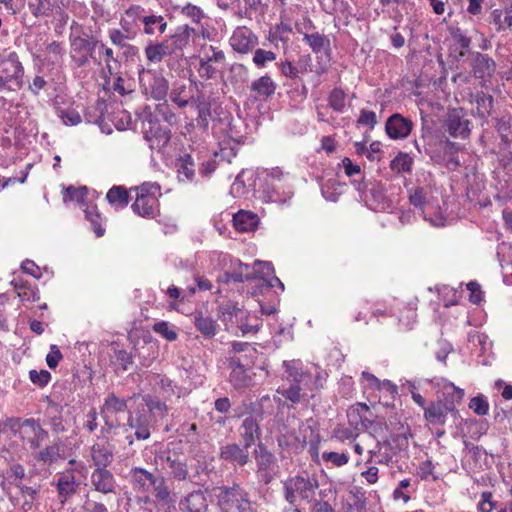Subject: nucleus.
Wrapping results in <instances>:
<instances>
[{
    "label": "nucleus",
    "mask_w": 512,
    "mask_h": 512,
    "mask_svg": "<svg viewBox=\"0 0 512 512\" xmlns=\"http://www.w3.org/2000/svg\"><path fill=\"white\" fill-rule=\"evenodd\" d=\"M257 278L256 268L248 264L238 263L237 267H234L232 271L225 272L221 277V281L225 283L229 282H244L251 279Z\"/></svg>",
    "instance_id": "nucleus-26"
},
{
    "label": "nucleus",
    "mask_w": 512,
    "mask_h": 512,
    "mask_svg": "<svg viewBox=\"0 0 512 512\" xmlns=\"http://www.w3.org/2000/svg\"><path fill=\"white\" fill-rule=\"evenodd\" d=\"M127 409V400L118 398L114 393L109 394L101 407V415L104 419V425L101 428L102 434L110 433L119 426V422L112 419V416Z\"/></svg>",
    "instance_id": "nucleus-13"
},
{
    "label": "nucleus",
    "mask_w": 512,
    "mask_h": 512,
    "mask_svg": "<svg viewBox=\"0 0 512 512\" xmlns=\"http://www.w3.org/2000/svg\"><path fill=\"white\" fill-rule=\"evenodd\" d=\"M441 393L443 402L453 405L456 412L457 404L461 403L464 397V390L455 386L452 382L442 379Z\"/></svg>",
    "instance_id": "nucleus-34"
},
{
    "label": "nucleus",
    "mask_w": 512,
    "mask_h": 512,
    "mask_svg": "<svg viewBox=\"0 0 512 512\" xmlns=\"http://www.w3.org/2000/svg\"><path fill=\"white\" fill-rule=\"evenodd\" d=\"M413 122L399 113L391 115L385 123V131L389 138L405 139L411 133Z\"/></svg>",
    "instance_id": "nucleus-16"
},
{
    "label": "nucleus",
    "mask_w": 512,
    "mask_h": 512,
    "mask_svg": "<svg viewBox=\"0 0 512 512\" xmlns=\"http://www.w3.org/2000/svg\"><path fill=\"white\" fill-rule=\"evenodd\" d=\"M106 199L116 209H123L129 203V194L123 186H113L108 190Z\"/></svg>",
    "instance_id": "nucleus-40"
},
{
    "label": "nucleus",
    "mask_w": 512,
    "mask_h": 512,
    "mask_svg": "<svg viewBox=\"0 0 512 512\" xmlns=\"http://www.w3.org/2000/svg\"><path fill=\"white\" fill-rule=\"evenodd\" d=\"M144 52L147 60L151 63H159L164 57L171 54L168 48V41L149 42Z\"/></svg>",
    "instance_id": "nucleus-36"
},
{
    "label": "nucleus",
    "mask_w": 512,
    "mask_h": 512,
    "mask_svg": "<svg viewBox=\"0 0 512 512\" xmlns=\"http://www.w3.org/2000/svg\"><path fill=\"white\" fill-rule=\"evenodd\" d=\"M229 366L231 368L229 381L233 387L236 389L247 387L251 378L247 374V368L242 364L241 359L236 356L229 357Z\"/></svg>",
    "instance_id": "nucleus-24"
},
{
    "label": "nucleus",
    "mask_w": 512,
    "mask_h": 512,
    "mask_svg": "<svg viewBox=\"0 0 512 512\" xmlns=\"http://www.w3.org/2000/svg\"><path fill=\"white\" fill-rule=\"evenodd\" d=\"M193 322L195 327L205 338L210 339L216 335L218 325L212 317L203 315L202 313H196Z\"/></svg>",
    "instance_id": "nucleus-37"
},
{
    "label": "nucleus",
    "mask_w": 512,
    "mask_h": 512,
    "mask_svg": "<svg viewBox=\"0 0 512 512\" xmlns=\"http://www.w3.org/2000/svg\"><path fill=\"white\" fill-rule=\"evenodd\" d=\"M230 45L234 51L240 54H247L258 44V37L246 26L237 27L230 39Z\"/></svg>",
    "instance_id": "nucleus-15"
},
{
    "label": "nucleus",
    "mask_w": 512,
    "mask_h": 512,
    "mask_svg": "<svg viewBox=\"0 0 512 512\" xmlns=\"http://www.w3.org/2000/svg\"><path fill=\"white\" fill-rule=\"evenodd\" d=\"M471 67L473 75L481 79L483 85L487 82L494 74L496 70L495 61L486 54L480 52H473L471 58Z\"/></svg>",
    "instance_id": "nucleus-17"
},
{
    "label": "nucleus",
    "mask_w": 512,
    "mask_h": 512,
    "mask_svg": "<svg viewBox=\"0 0 512 512\" xmlns=\"http://www.w3.org/2000/svg\"><path fill=\"white\" fill-rule=\"evenodd\" d=\"M52 485L56 488L58 502L64 506L77 493L80 483L74 469L69 468L58 473Z\"/></svg>",
    "instance_id": "nucleus-12"
},
{
    "label": "nucleus",
    "mask_w": 512,
    "mask_h": 512,
    "mask_svg": "<svg viewBox=\"0 0 512 512\" xmlns=\"http://www.w3.org/2000/svg\"><path fill=\"white\" fill-rule=\"evenodd\" d=\"M141 399L147 408L145 409V412L151 413V418L153 420L157 417L163 418L167 414L168 407L163 401H160L149 394L141 396Z\"/></svg>",
    "instance_id": "nucleus-42"
},
{
    "label": "nucleus",
    "mask_w": 512,
    "mask_h": 512,
    "mask_svg": "<svg viewBox=\"0 0 512 512\" xmlns=\"http://www.w3.org/2000/svg\"><path fill=\"white\" fill-rule=\"evenodd\" d=\"M130 483L134 491L146 494L145 502L149 500V493L154 494L158 503L167 504L170 501V490L161 474L155 475L144 468L135 467L130 471Z\"/></svg>",
    "instance_id": "nucleus-1"
},
{
    "label": "nucleus",
    "mask_w": 512,
    "mask_h": 512,
    "mask_svg": "<svg viewBox=\"0 0 512 512\" xmlns=\"http://www.w3.org/2000/svg\"><path fill=\"white\" fill-rule=\"evenodd\" d=\"M198 117L196 119L197 125L206 130L209 125V118L211 115L210 112V104L209 103H200L197 105Z\"/></svg>",
    "instance_id": "nucleus-58"
},
{
    "label": "nucleus",
    "mask_w": 512,
    "mask_h": 512,
    "mask_svg": "<svg viewBox=\"0 0 512 512\" xmlns=\"http://www.w3.org/2000/svg\"><path fill=\"white\" fill-rule=\"evenodd\" d=\"M61 410L62 408L57 404H52L47 409L48 425L56 433L65 431Z\"/></svg>",
    "instance_id": "nucleus-44"
},
{
    "label": "nucleus",
    "mask_w": 512,
    "mask_h": 512,
    "mask_svg": "<svg viewBox=\"0 0 512 512\" xmlns=\"http://www.w3.org/2000/svg\"><path fill=\"white\" fill-rule=\"evenodd\" d=\"M285 371L288 377L294 382L287 389H278L277 392L286 399L293 403L300 402L303 394L301 393L303 387H309L310 373L302 370L299 361L284 362Z\"/></svg>",
    "instance_id": "nucleus-7"
},
{
    "label": "nucleus",
    "mask_w": 512,
    "mask_h": 512,
    "mask_svg": "<svg viewBox=\"0 0 512 512\" xmlns=\"http://www.w3.org/2000/svg\"><path fill=\"white\" fill-rule=\"evenodd\" d=\"M455 412L451 404H445L443 400L431 402L424 410V418L431 425L443 426L447 420V414Z\"/></svg>",
    "instance_id": "nucleus-21"
},
{
    "label": "nucleus",
    "mask_w": 512,
    "mask_h": 512,
    "mask_svg": "<svg viewBox=\"0 0 512 512\" xmlns=\"http://www.w3.org/2000/svg\"><path fill=\"white\" fill-rule=\"evenodd\" d=\"M413 160L406 153H399L390 163V167L397 173L410 172Z\"/></svg>",
    "instance_id": "nucleus-50"
},
{
    "label": "nucleus",
    "mask_w": 512,
    "mask_h": 512,
    "mask_svg": "<svg viewBox=\"0 0 512 512\" xmlns=\"http://www.w3.org/2000/svg\"><path fill=\"white\" fill-rule=\"evenodd\" d=\"M145 12V8L142 5L131 4L120 17V27H126L128 31L131 30L138 34L139 24H142L143 18L147 16Z\"/></svg>",
    "instance_id": "nucleus-22"
},
{
    "label": "nucleus",
    "mask_w": 512,
    "mask_h": 512,
    "mask_svg": "<svg viewBox=\"0 0 512 512\" xmlns=\"http://www.w3.org/2000/svg\"><path fill=\"white\" fill-rule=\"evenodd\" d=\"M220 512H256L247 493L239 485L214 489Z\"/></svg>",
    "instance_id": "nucleus-5"
},
{
    "label": "nucleus",
    "mask_w": 512,
    "mask_h": 512,
    "mask_svg": "<svg viewBox=\"0 0 512 512\" xmlns=\"http://www.w3.org/2000/svg\"><path fill=\"white\" fill-rule=\"evenodd\" d=\"M346 93L341 88H334L328 96V105L334 111L343 113L346 107Z\"/></svg>",
    "instance_id": "nucleus-48"
},
{
    "label": "nucleus",
    "mask_w": 512,
    "mask_h": 512,
    "mask_svg": "<svg viewBox=\"0 0 512 512\" xmlns=\"http://www.w3.org/2000/svg\"><path fill=\"white\" fill-rule=\"evenodd\" d=\"M149 127L144 130V138L152 150H161L171 139L170 131L156 121H149Z\"/></svg>",
    "instance_id": "nucleus-18"
},
{
    "label": "nucleus",
    "mask_w": 512,
    "mask_h": 512,
    "mask_svg": "<svg viewBox=\"0 0 512 512\" xmlns=\"http://www.w3.org/2000/svg\"><path fill=\"white\" fill-rule=\"evenodd\" d=\"M90 482L93 489L102 494H111L116 491L115 477L107 468H95L91 473Z\"/></svg>",
    "instance_id": "nucleus-19"
},
{
    "label": "nucleus",
    "mask_w": 512,
    "mask_h": 512,
    "mask_svg": "<svg viewBox=\"0 0 512 512\" xmlns=\"http://www.w3.org/2000/svg\"><path fill=\"white\" fill-rule=\"evenodd\" d=\"M476 105V114L478 117L482 119H487L492 112L493 109V97L484 92H477L474 95V101Z\"/></svg>",
    "instance_id": "nucleus-41"
},
{
    "label": "nucleus",
    "mask_w": 512,
    "mask_h": 512,
    "mask_svg": "<svg viewBox=\"0 0 512 512\" xmlns=\"http://www.w3.org/2000/svg\"><path fill=\"white\" fill-rule=\"evenodd\" d=\"M90 457L95 468H107L113 461V449L102 443H95L91 446Z\"/></svg>",
    "instance_id": "nucleus-28"
},
{
    "label": "nucleus",
    "mask_w": 512,
    "mask_h": 512,
    "mask_svg": "<svg viewBox=\"0 0 512 512\" xmlns=\"http://www.w3.org/2000/svg\"><path fill=\"white\" fill-rule=\"evenodd\" d=\"M276 59V54L270 50L256 49L252 58L253 63L258 68H264L269 62Z\"/></svg>",
    "instance_id": "nucleus-53"
},
{
    "label": "nucleus",
    "mask_w": 512,
    "mask_h": 512,
    "mask_svg": "<svg viewBox=\"0 0 512 512\" xmlns=\"http://www.w3.org/2000/svg\"><path fill=\"white\" fill-rule=\"evenodd\" d=\"M248 68L241 63H233L229 68L228 78L232 84H243L248 80Z\"/></svg>",
    "instance_id": "nucleus-49"
},
{
    "label": "nucleus",
    "mask_w": 512,
    "mask_h": 512,
    "mask_svg": "<svg viewBox=\"0 0 512 512\" xmlns=\"http://www.w3.org/2000/svg\"><path fill=\"white\" fill-rule=\"evenodd\" d=\"M259 222V218L255 213L250 211H239L233 216L235 228L240 232H248L254 230Z\"/></svg>",
    "instance_id": "nucleus-35"
},
{
    "label": "nucleus",
    "mask_w": 512,
    "mask_h": 512,
    "mask_svg": "<svg viewBox=\"0 0 512 512\" xmlns=\"http://www.w3.org/2000/svg\"><path fill=\"white\" fill-rule=\"evenodd\" d=\"M318 488L319 483L315 476L290 477L284 482L285 499L294 506L300 502L311 503Z\"/></svg>",
    "instance_id": "nucleus-4"
},
{
    "label": "nucleus",
    "mask_w": 512,
    "mask_h": 512,
    "mask_svg": "<svg viewBox=\"0 0 512 512\" xmlns=\"http://www.w3.org/2000/svg\"><path fill=\"white\" fill-rule=\"evenodd\" d=\"M357 123L362 126L368 127L370 130L374 129L378 123L377 115L374 111L362 109Z\"/></svg>",
    "instance_id": "nucleus-63"
},
{
    "label": "nucleus",
    "mask_w": 512,
    "mask_h": 512,
    "mask_svg": "<svg viewBox=\"0 0 512 512\" xmlns=\"http://www.w3.org/2000/svg\"><path fill=\"white\" fill-rule=\"evenodd\" d=\"M139 87L147 99L165 100L169 91V82L163 73L156 69L140 68L138 71Z\"/></svg>",
    "instance_id": "nucleus-6"
},
{
    "label": "nucleus",
    "mask_w": 512,
    "mask_h": 512,
    "mask_svg": "<svg viewBox=\"0 0 512 512\" xmlns=\"http://www.w3.org/2000/svg\"><path fill=\"white\" fill-rule=\"evenodd\" d=\"M226 56L223 50L213 45L204 46L202 55L199 56L198 74L202 79L210 80L218 73L217 65L225 62Z\"/></svg>",
    "instance_id": "nucleus-8"
},
{
    "label": "nucleus",
    "mask_w": 512,
    "mask_h": 512,
    "mask_svg": "<svg viewBox=\"0 0 512 512\" xmlns=\"http://www.w3.org/2000/svg\"><path fill=\"white\" fill-rule=\"evenodd\" d=\"M15 288L18 291V297L22 301L36 302L40 299V294L36 287H32L31 285L28 284H15Z\"/></svg>",
    "instance_id": "nucleus-51"
},
{
    "label": "nucleus",
    "mask_w": 512,
    "mask_h": 512,
    "mask_svg": "<svg viewBox=\"0 0 512 512\" xmlns=\"http://www.w3.org/2000/svg\"><path fill=\"white\" fill-rule=\"evenodd\" d=\"M220 458L235 465L244 466L249 461L248 448L240 447L236 443H230L220 448Z\"/></svg>",
    "instance_id": "nucleus-23"
},
{
    "label": "nucleus",
    "mask_w": 512,
    "mask_h": 512,
    "mask_svg": "<svg viewBox=\"0 0 512 512\" xmlns=\"http://www.w3.org/2000/svg\"><path fill=\"white\" fill-rule=\"evenodd\" d=\"M181 13L184 16L190 18L195 23H200L205 16L203 10L200 7L191 3H188L186 6H184Z\"/></svg>",
    "instance_id": "nucleus-62"
},
{
    "label": "nucleus",
    "mask_w": 512,
    "mask_h": 512,
    "mask_svg": "<svg viewBox=\"0 0 512 512\" xmlns=\"http://www.w3.org/2000/svg\"><path fill=\"white\" fill-rule=\"evenodd\" d=\"M86 219L91 223L92 229L97 237H102L105 233V228L102 225V217L96 205L87 206L84 210Z\"/></svg>",
    "instance_id": "nucleus-45"
},
{
    "label": "nucleus",
    "mask_w": 512,
    "mask_h": 512,
    "mask_svg": "<svg viewBox=\"0 0 512 512\" xmlns=\"http://www.w3.org/2000/svg\"><path fill=\"white\" fill-rule=\"evenodd\" d=\"M153 331L161 335L167 341H175L178 334L173 325H170L166 321H160L153 325Z\"/></svg>",
    "instance_id": "nucleus-52"
},
{
    "label": "nucleus",
    "mask_w": 512,
    "mask_h": 512,
    "mask_svg": "<svg viewBox=\"0 0 512 512\" xmlns=\"http://www.w3.org/2000/svg\"><path fill=\"white\" fill-rule=\"evenodd\" d=\"M108 36L111 43L120 48L128 47L129 49H135V47L131 45H127V41H131L135 39L137 36L136 32L129 30L126 27H121L120 29H110L108 31Z\"/></svg>",
    "instance_id": "nucleus-38"
},
{
    "label": "nucleus",
    "mask_w": 512,
    "mask_h": 512,
    "mask_svg": "<svg viewBox=\"0 0 512 512\" xmlns=\"http://www.w3.org/2000/svg\"><path fill=\"white\" fill-rule=\"evenodd\" d=\"M29 7L35 16L48 15L52 9V2L51 0H31Z\"/></svg>",
    "instance_id": "nucleus-55"
},
{
    "label": "nucleus",
    "mask_w": 512,
    "mask_h": 512,
    "mask_svg": "<svg viewBox=\"0 0 512 512\" xmlns=\"http://www.w3.org/2000/svg\"><path fill=\"white\" fill-rule=\"evenodd\" d=\"M153 421L151 413L145 412V408L142 407V409L129 413L127 426L134 430V435L138 440H146L151 435Z\"/></svg>",
    "instance_id": "nucleus-14"
},
{
    "label": "nucleus",
    "mask_w": 512,
    "mask_h": 512,
    "mask_svg": "<svg viewBox=\"0 0 512 512\" xmlns=\"http://www.w3.org/2000/svg\"><path fill=\"white\" fill-rule=\"evenodd\" d=\"M219 318L226 326V329L230 330L247 318V311L237 303L229 301L219 306Z\"/></svg>",
    "instance_id": "nucleus-20"
},
{
    "label": "nucleus",
    "mask_w": 512,
    "mask_h": 512,
    "mask_svg": "<svg viewBox=\"0 0 512 512\" xmlns=\"http://www.w3.org/2000/svg\"><path fill=\"white\" fill-rule=\"evenodd\" d=\"M70 46V53H87L91 58H94V52L98 46V40L89 34L74 37L71 36Z\"/></svg>",
    "instance_id": "nucleus-27"
},
{
    "label": "nucleus",
    "mask_w": 512,
    "mask_h": 512,
    "mask_svg": "<svg viewBox=\"0 0 512 512\" xmlns=\"http://www.w3.org/2000/svg\"><path fill=\"white\" fill-rule=\"evenodd\" d=\"M58 116L61 118L65 125L74 126L81 122V116L79 112L73 108L59 110Z\"/></svg>",
    "instance_id": "nucleus-56"
},
{
    "label": "nucleus",
    "mask_w": 512,
    "mask_h": 512,
    "mask_svg": "<svg viewBox=\"0 0 512 512\" xmlns=\"http://www.w3.org/2000/svg\"><path fill=\"white\" fill-rule=\"evenodd\" d=\"M195 30L188 25L179 27L177 31L166 41H168V48L171 54L181 51L190 41L191 35Z\"/></svg>",
    "instance_id": "nucleus-32"
},
{
    "label": "nucleus",
    "mask_w": 512,
    "mask_h": 512,
    "mask_svg": "<svg viewBox=\"0 0 512 512\" xmlns=\"http://www.w3.org/2000/svg\"><path fill=\"white\" fill-rule=\"evenodd\" d=\"M471 121L467 112L462 108L449 111L445 117L443 127L450 136L466 139L471 133Z\"/></svg>",
    "instance_id": "nucleus-10"
},
{
    "label": "nucleus",
    "mask_w": 512,
    "mask_h": 512,
    "mask_svg": "<svg viewBox=\"0 0 512 512\" xmlns=\"http://www.w3.org/2000/svg\"><path fill=\"white\" fill-rule=\"evenodd\" d=\"M310 60H311L310 56H307L306 57V65L303 68H299V67L295 66L292 62H290L288 60L283 61L279 64L280 72L284 77L295 80V79L299 78L300 73H305L308 70H311L310 69Z\"/></svg>",
    "instance_id": "nucleus-43"
},
{
    "label": "nucleus",
    "mask_w": 512,
    "mask_h": 512,
    "mask_svg": "<svg viewBox=\"0 0 512 512\" xmlns=\"http://www.w3.org/2000/svg\"><path fill=\"white\" fill-rule=\"evenodd\" d=\"M322 459L325 462H330L336 467H342L349 462V455L346 453L338 452H323Z\"/></svg>",
    "instance_id": "nucleus-57"
},
{
    "label": "nucleus",
    "mask_w": 512,
    "mask_h": 512,
    "mask_svg": "<svg viewBox=\"0 0 512 512\" xmlns=\"http://www.w3.org/2000/svg\"><path fill=\"white\" fill-rule=\"evenodd\" d=\"M469 408L479 416H484L489 411V403L484 395H477L469 402Z\"/></svg>",
    "instance_id": "nucleus-54"
},
{
    "label": "nucleus",
    "mask_w": 512,
    "mask_h": 512,
    "mask_svg": "<svg viewBox=\"0 0 512 512\" xmlns=\"http://www.w3.org/2000/svg\"><path fill=\"white\" fill-rule=\"evenodd\" d=\"M257 476L264 484H269L277 472V459L262 443L258 444L254 451Z\"/></svg>",
    "instance_id": "nucleus-11"
},
{
    "label": "nucleus",
    "mask_w": 512,
    "mask_h": 512,
    "mask_svg": "<svg viewBox=\"0 0 512 512\" xmlns=\"http://www.w3.org/2000/svg\"><path fill=\"white\" fill-rule=\"evenodd\" d=\"M466 287L469 291V301L473 304H480L484 299L481 285L476 281H470L467 283Z\"/></svg>",
    "instance_id": "nucleus-60"
},
{
    "label": "nucleus",
    "mask_w": 512,
    "mask_h": 512,
    "mask_svg": "<svg viewBox=\"0 0 512 512\" xmlns=\"http://www.w3.org/2000/svg\"><path fill=\"white\" fill-rule=\"evenodd\" d=\"M185 91H186V86L181 85L180 87L174 88L170 92L171 101L173 103H175L180 108H184L190 103V98L183 95Z\"/></svg>",
    "instance_id": "nucleus-61"
},
{
    "label": "nucleus",
    "mask_w": 512,
    "mask_h": 512,
    "mask_svg": "<svg viewBox=\"0 0 512 512\" xmlns=\"http://www.w3.org/2000/svg\"><path fill=\"white\" fill-rule=\"evenodd\" d=\"M178 179L180 182H190L195 176V163L191 155L184 154L177 164Z\"/></svg>",
    "instance_id": "nucleus-39"
},
{
    "label": "nucleus",
    "mask_w": 512,
    "mask_h": 512,
    "mask_svg": "<svg viewBox=\"0 0 512 512\" xmlns=\"http://www.w3.org/2000/svg\"><path fill=\"white\" fill-rule=\"evenodd\" d=\"M333 436L337 440L345 442L348 440H355L358 437V432L356 428L338 426L334 429Z\"/></svg>",
    "instance_id": "nucleus-59"
},
{
    "label": "nucleus",
    "mask_w": 512,
    "mask_h": 512,
    "mask_svg": "<svg viewBox=\"0 0 512 512\" xmlns=\"http://www.w3.org/2000/svg\"><path fill=\"white\" fill-rule=\"evenodd\" d=\"M239 431L246 448L251 447L254 444L255 439L259 438L261 433L258 421L253 416L246 417L243 420Z\"/></svg>",
    "instance_id": "nucleus-29"
},
{
    "label": "nucleus",
    "mask_w": 512,
    "mask_h": 512,
    "mask_svg": "<svg viewBox=\"0 0 512 512\" xmlns=\"http://www.w3.org/2000/svg\"><path fill=\"white\" fill-rule=\"evenodd\" d=\"M136 192L135 201L131 205L132 211L143 218L153 219L159 214L160 186L157 183L145 182L140 186L130 188Z\"/></svg>",
    "instance_id": "nucleus-3"
},
{
    "label": "nucleus",
    "mask_w": 512,
    "mask_h": 512,
    "mask_svg": "<svg viewBox=\"0 0 512 512\" xmlns=\"http://www.w3.org/2000/svg\"><path fill=\"white\" fill-rule=\"evenodd\" d=\"M157 459L161 461L163 468L168 470L170 478L176 481H185L188 479L187 459L182 453L175 450H168L160 453Z\"/></svg>",
    "instance_id": "nucleus-9"
},
{
    "label": "nucleus",
    "mask_w": 512,
    "mask_h": 512,
    "mask_svg": "<svg viewBox=\"0 0 512 512\" xmlns=\"http://www.w3.org/2000/svg\"><path fill=\"white\" fill-rule=\"evenodd\" d=\"M304 41L309 45L314 53H319L325 49H329L330 47V40L318 32L306 35Z\"/></svg>",
    "instance_id": "nucleus-47"
},
{
    "label": "nucleus",
    "mask_w": 512,
    "mask_h": 512,
    "mask_svg": "<svg viewBox=\"0 0 512 512\" xmlns=\"http://www.w3.org/2000/svg\"><path fill=\"white\" fill-rule=\"evenodd\" d=\"M277 84L273 79L264 75L251 83L250 90L254 93L255 99L267 100L275 94Z\"/></svg>",
    "instance_id": "nucleus-25"
},
{
    "label": "nucleus",
    "mask_w": 512,
    "mask_h": 512,
    "mask_svg": "<svg viewBox=\"0 0 512 512\" xmlns=\"http://www.w3.org/2000/svg\"><path fill=\"white\" fill-rule=\"evenodd\" d=\"M29 378L32 383L37 384L40 387H44L49 383L51 374L46 370H31L29 372Z\"/></svg>",
    "instance_id": "nucleus-64"
},
{
    "label": "nucleus",
    "mask_w": 512,
    "mask_h": 512,
    "mask_svg": "<svg viewBox=\"0 0 512 512\" xmlns=\"http://www.w3.org/2000/svg\"><path fill=\"white\" fill-rule=\"evenodd\" d=\"M494 23L497 25L498 31H505L512 27V5L504 10L495 9L492 12Z\"/></svg>",
    "instance_id": "nucleus-46"
},
{
    "label": "nucleus",
    "mask_w": 512,
    "mask_h": 512,
    "mask_svg": "<svg viewBox=\"0 0 512 512\" xmlns=\"http://www.w3.org/2000/svg\"><path fill=\"white\" fill-rule=\"evenodd\" d=\"M142 33L147 36H153L156 33L163 34L166 32L168 23L162 15L150 13L143 18Z\"/></svg>",
    "instance_id": "nucleus-31"
},
{
    "label": "nucleus",
    "mask_w": 512,
    "mask_h": 512,
    "mask_svg": "<svg viewBox=\"0 0 512 512\" xmlns=\"http://www.w3.org/2000/svg\"><path fill=\"white\" fill-rule=\"evenodd\" d=\"M429 192L424 187H416L409 191V201L411 205L421 210L423 217H427L432 204L428 200Z\"/></svg>",
    "instance_id": "nucleus-33"
},
{
    "label": "nucleus",
    "mask_w": 512,
    "mask_h": 512,
    "mask_svg": "<svg viewBox=\"0 0 512 512\" xmlns=\"http://www.w3.org/2000/svg\"><path fill=\"white\" fill-rule=\"evenodd\" d=\"M182 510L187 512H204L208 508L207 499L203 491H193L180 502Z\"/></svg>",
    "instance_id": "nucleus-30"
},
{
    "label": "nucleus",
    "mask_w": 512,
    "mask_h": 512,
    "mask_svg": "<svg viewBox=\"0 0 512 512\" xmlns=\"http://www.w3.org/2000/svg\"><path fill=\"white\" fill-rule=\"evenodd\" d=\"M24 67L17 52L0 50V92L17 91L23 86Z\"/></svg>",
    "instance_id": "nucleus-2"
}]
</instances>
